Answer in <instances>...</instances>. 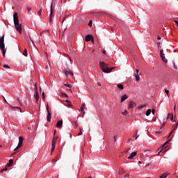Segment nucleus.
<instances>
[{"mask_svg": "<svg viewBox=\"0 0 178 178\" xmlns=\"http://www.w3.org/2000/svg\"><path fill=\"white\" fill-rule=\"evenodd\" d=\"M13 20L16 30H17L19 34H22V25L19 23V17L17 16V13H14Z\"/></svg>", "mask_w": 178, "mask_h": 178, "instance_id": "1", "label": "nucleus"}, {"mask_svg": "<svg viewBox=\"0 0 178 178\" xmlns=\"http://www.w3.org/2000/svg\"><path fill=\"white\" fill-rule=\"evenodd\" d=\"M99 66L104 73H111V72L114 69V67L108 68V65L102 61L99 62Z\"/></svg>", "mask_w": 178, "mask_h": 178, "instance_id": "2", "label": "nucleus"}, {"mask_svg": "<svg viewBox=\"0 0 178 178\" xmlns=\"http://www.w3.org/2000/svg\"><path fill=\"white\" fill-rule=\"evenodd\" d=\"M3 36L0 38V49L2 51V55L3 56H5V54H6V49H5V43L3 42Z\"/></svg>", "mask_w": 178, "mask_h": 178, "instance_id": "3", "label": "nucleus"}, {"mask_svg": "<svg viewBox=\"0 0 178 178\" xmlns=\"http://www.w3.org/2000/svg\"><path fill=\"white\" fill-rule=\"evenodd\" d=\"M56 140H58V138L54 137L51 141V152L55 151V147L56 145Z\"/></svg>", "mask_w": 178, "mask_h": 178, "instance_id": "4", "label": "nucleus"}, {"mask_svg": "<svg viewBox=\"0 0 178 178\" xmlns=\"http://www.w3.org/2000/svg\"><path fill=\"white\" fill-rule=\"evenodd\" d=\"M85 41H86L87 42H88V41H92V42H94V36H92V35H87L85 37Z\"/></svg>", "mask_w": 178, "mask_h": 178, "instance_id": "5", "label": "nucleus"}, {"mask_svg": "<svg viewBox=\"0 0 178 178\" xmlns=\"http://www.w3.org/2000/svg\"><path fill=\"white\" fill-rule=\"evenodd\" d=\"M166 122H168V119L164 118L163 120V124L161 126V128L160 129L159 131H156V133H157V134L162 133V131H163L162 127H163V126H165V124H166Z\"/></svg>", "mask_w": 178, "mask_h": 178, "instance_id": "6", "label": "nucleus"}, {"mask_svg": "<svg viewBox=\"0 0 178 178\" xmlns=\"http://www.w3.org/2000/svg\"><path fill=\"white\" fill-rule=\"evenodd\" d=\"M47 122H51V112H49V107H48V106H47Z\"/></svg>", "mask_w": 178, "mask_h": 178, "instance_id": "7", "label": "nucleus"}, {"mask_svg": "<svg viewBox=\"0 0 178 178\" xmlns=\"http://www.w3.org/2000/svg\"><path fill=\"white\" fill-rule=\"evenodd\" d=\"M55 1L54 0L51 1V15H52V13H54V12H55Z\"/></svg>", "mask_w": 178, "mask_h": 178, "instance_id": "8", "label": "nucleus"}, {"mask_svg": "<svg viewBox=\"0 0 178 178\" xmlns=\"http://www.w3.org/2000/svg\"><path fill=\"white\" fill-rule=\"evenodd\" d=\"M63 126V121L62 120H59L56 127L58 128V129H62V127Z\"/></svg>", "mask_w": 178, "mask_h": 178, "instance_id": "9", "label": "nucleus"}, {"mask_svg": "<svg viewBox=\"0 0 178 178\" xmlns=\"http://www.w3.org/2000/svg\"><path fill=\"white\" fill-rule=\"evenodd\" d=\"M135 106H137V104H136V102H134L133 101H130L129 104V108H134Z\"/></svg>", "mask_w": 178, "mask_h": 178, "instance_id": "10", "label": "nucleus"}, {"mask_svg": "<svg viewBox=\"0 0 178 178\" xmlns=\"http://www.w3.org/2000/svg\"><path fill=\"white\" fill-rule=\"evenodd\" d=\"M34 98L35 99L36 102H38V99H40V95H38V91H35Z\"/></svg>", "mask_w": 178, "mask_h": 178, "instance_id": "11", "label": "nucleus"}, {"mask_svg": "<svg viewBox=\"0 0 178 178\" xmlns=\"http://www.w3.org/2000/svg\"><path fill=\"white\" fill-rule=\"evenodd\" d=\"M136 155H137V152H133L129 156L128 159H133V158H134V156H136Z\"/></svg>", "mask_w": 178, "mask_h": 178, "instance_id": "12", "label": "nucleus"}, {"mask_svg": "<svg viewBox=\"0 0 178 178\" xmlns=\"http://www.w3.org/2000/svg\"><path fill=\"white\" fill-rule=\"evenodd\" d=\"M84 106H86V104H83L81 106L80 112H83L82 118H84V115H86V111H84Z\"/></svg>", "mask_w": 178, "mask_h": 178, "instance_id": "13", "label": "nucleus"}, {"mask_svg": "<svg viewBox=\"0 0 178 178\" xmlns=\"http://www.w3.org/2000/svg\"><path fill=\"white\" fill-rule=\"evenodd\" d=\"M129 99V96H127V95H124L122 97H121V102H124V101H126V99Z\"/></svg>", "mask_w": 178, "mask_h": 178, "instance_id": "14", "label": "nucleus"}, {"mask_svg": "<svg viewBox=\"0 0 178 178\" xmlns=\"http://www.w3.org/2000/svg\"><path fill=\"white\" fill-rule=\"evenodd\" d=\"M160 56L163 62H164L165 63H168V60L166 59V58H165V54H161Z\"/></svg>", "mask_w": 178, "mask_h": 178, "instance_id": "15", "label": "nucleus"}, {"mask_svg": "<svg viewBox=\"0 0 178 178\" xmlns=\"http://www.w3.org/2000/svg\"><path fill=\"white\" fill-rule=\"evenodd\" d=\"M23 140L24 138H22V136H19V143L18 145H19V146H22L23 145Z\"/></svg>", "mask_w": 178, "mask_h": 178, "instance_id": "16", "label": "nucleus"}, {"mask_svg": "<svg viewBox=\"0 0 178 178\" xmlns=\"http://www.w3.org/2000/svg\"><path fill=\"white\" fill-rule=\"evenodd\" d=\"M65 74L66 76V78L67 79L68 74H70L71 76H73V72L70 70H68V71L65 72Z\"/></svg>", "mask_w": 178, "mask_h": 178, "instance_id": "17", "label": "nucleus"}, {"mask_svg": "<svg viewBox=\"0 0 178 178\" xmlns=\"http://www.w3.org/2000/svg\"><path fill=\"white\" fill-rule=\"evenodd\" d=\"M64 86L67 88V90L72 91V88L70 86V85L69 84V83H64Z\"/></svg>", "mask_w": 178, "mask_h": 178, "instance_id": "18", "label": "nucleus"}, {"mask_svg": "<svg viewBox=\"0 0 178 178\" xmlns=\"http://www.w3.org/2000/svg\"><path fill=\"white\" fill-rule=\"evenodd\" d=\"M13 165V159H10L8 163L7 164V166L10 168Z\"/></svg>", "mask_w": 178, "mask_h": 178, "instance_id": "19", "label": "nucleus"}, {"mask_svg": "<svg viewBox=\"0 0 178 178\" xmlns=\"http://www.w3.org/2000/svg\"><path fill=\"white\" fill-rule=\"evenodd\" d=\"M151 112H152L151 109L149 108V109L146 111V113H145L146 116H149V115H151Z\"/></svg>", "mask_w": 178, "mask_h": 178, "instance_id": "20", "label": "nucleus"}, {"mask_svg": "<svg viewBox=\"0 0 178 178\" xmlns=\"http://www.w3.org/2000/svg\"><path fill=\"white\" fill-rule=\"evenodd\" d=\"M135 79L137 81H140V74H136L135 75Z\"/></svg>", "mask_w": 178, "mask_h": 178, "instance_id": "21", "label": "nucleus"}, {"mask_svg": "<svg viewBox=\"0 0 178 178\" xmlns=\"http://www.w3.org/2000/svg\"><path fill=\"white\" fill-rule=\"evenodd\" d=\"M118 88H120V90H123V84L119 83L117 85Z\"/></svg>", "mask_w": 178, "mask_h": 178, "instance_id": "22", "label": "nucleus"}, {"mask_svg": "<svg viewBox=\"0 0 178 178\" xmlns=\"http://www.w3.org/2000/svg\"><path fill=\"white\" fill-rule=\"evenodd\" d=\"M168 177V174L163 173L160 176V178H166Z\"/></svg>", "mask_w": 178, "mask_h": 178, "instance_id": "23", "label": "nucleus"}, {"mask_svg": "<svg viewBox=\"0 0 178 178\" xmlns=\"http://www.w3.org/2000/svg\"><path fill=\"white\" fill-rule=\"evenodd\" d=\"M118 175H120V176H122V175H124V170H120L118 172Z\"/></svg>", "mask_w": 178, "mask_h": 178, "instance_id": "24", "label": "nucleus"}, {"mask_svg": "<svg viewBox=\"0 0 178 178\" xmlns=\"http://www.w3.org/2000/svg\"><path fill=\"white\" fill-rule=\"evenodd\" d=\"M168 143H169V142L167 141V142H165V143L163 145L161 149H165V148H166V145H168Z\"/></svg>", "mask_w": 178, "mask_h": 178, "instance_id": "25", "label": "nucleus"}, {"mask_svg": "<svg viewBox=\"0 0 178 178\" xmlns=\"http://www.w3.org/2000/svg\"><path fill=\"white\" fill-rule=\"evenodd\" d=\"M22 54L24 55V56L27 57L28 54H27V49H24V51L22 53Z\"/></svg>", "mask_w": 178, "mask_h": 178, "instance_id": "26", "label": "nucleus"}, {"mask_svg": "<svg viewBox=\"0 0 178 178\" xmlns=\"http://www.w3.org/2000/svg\"><path fill=\"white\" fill-rule=\"evenodd\" d=\"M146 105L145 104H142L139 106H138V109H143V108H145Z\"/></svg>", "mask_w": 178, "mask_h": 178, "instance_id": "27", "label": "nucleus"}, {"mask_svg": "<svg viewBox=\"0 0 178 178\" xmlns=\"http://www.w3.org/2000/svg\"><path fill=\"white\" fill-rule=\"evenodd\" d=\"M169 116H171V121H173V114L168 113L167 118H166L167 120H168V118H169Z\"/></svg>", "mask_w": 178, "mask_h": 178, "instance_id": "28", "label": "nucleus"}, {"mask_svg": "<svg viewBox=\"0 0 178 178\" xmlns=\"http://www.w3.org/2000/svg\"><path fill=\"white\" fill-rule=\"evenodd\" d=\"M82 130H83V128H80V129H79V134H78V136H81V135L83 134Z\"/></svg>", "mask_w": 178, "mask_h": 178, "instance_id": "29", "label": "nucleus"}, {"mask_svg": "<svg viewBox=\"0 0 178 178\" xmlns=\"http://www.w3.org/2000/svg\"><path fill=\"white\" fill-rule=\"evenodd\" d=\"M172 65L175 69L177 70V65H176V63H175V60L172 61Z\"/></svg>", "mask_w": 178, "mask_h": 178, "instance_id": "30", "label": "nucleus"}, {"mask_svg": "<svg viewBox=\"0 0 178 178\" xmlns=\"http://www.w3.org/2000/svg\"><path fill=\"white\" fill-rule=\"evenodd\" d=\"M41 13H42V8H40V10L38 13V16H41Z\"/></svg>", "mask_w": 178, "mask_h": 178, "instance_id": "31", "label": "nucleus"}, {"mask_svg": "<svg viewBox=\"0 0 178 178\" xmlns=\"http://www.w3.org/2000/svg\"><path fill=\"white\" fill-rule=\"evenodd\" d=\"M88 26H89V27H92V20L89 21Z\"/></svg>", "mask_w": 178, "mask_h": 178, "instance_id": "32", "label": "nucleus"}, {"mask_svg": "<svg viewBox=\"0 0 178 178\" xmlns=\"http://www.w3.org/2000/svg\"><path fill=\"white\" fill-rule=\"evenodd\" d=\"M74 127L77 128L79 127V124L77 123V121H74Z\"/></svg>", "mask_w": 178, "mask_h": 178, "instance_id": "33", "label": "nucleus"}, {"mask_svg": "<svg viewBox=\"0 0 178 178\" xmlns=\"http://www.w3.org/2000/svg\"><path fill=\"white\" fill-rule=\"evenodd\" d=\"M22 145H17V146L15 148L14 151H17L19 148H21Z\"/></svg>", "mask_w": 178, "mask_h": 178, "instance_id": "34", "label": "nucleus"}, {"mask_svg": "<svg viewBox=\"0 0 178 178\" xmlns=\"http://www.w3.org/2000/svg\"><path fill=\"white\" fill-rule=\"evenodd\" d=\"M8 170V168H4L3 169L1 170V172L3 173V172H6Z\"/></svg>", "mask_w": 178, "mask_h": 178, "instance_id": "35", "label": "nucleus"}, {"mask_svg": "<svg viewBox=\"0 0 178 178\" xmlns=\"http://www.w3.org/2000/svg\"><path fill=\"white\" fill-rule=\"evenodd\" d=\"M111 17L112 19H113V20H115V22H118V20H119V19H118V18H115V16H113V15H111Z\"/></svg>", "mask_w": 178, "mask_h": 178, "instance_id": "36", "label": "nucleus"}, {"mask_svg": "<svg viewBox=\"0 0 178 178\" xmlns=\"http://www.w3.org/2000/svg\"><path fill=\"white\" fill-rule=\"evenodd\" d=\"M67 56L71 65H73V60H72V59L70 58V57L69 56Z\"/></svg>", "mask_w": 178, "mask_h": 178, "instance_id": "37", "label": "nucleus"}, {"mask_svg": "<svg viewBox=\"0 0 178 178\" xmlns=\"http://www.w3.org/2000/svg\"><path fill=\"white\" fill-rule=\"evenodd\" d=\"M34 90H35V91H38V88H37V83H35L34 85Z\"/></svg>", "mask_w": 178, "mask_h": 178, "instance_id": "38", "label": "nucleus"}, {"mask_svg": "<svg viewBox=\"0 0 178 178\" xmlns=\"http://www.w3.org/2000/svg\"><path fill=\"white\" fill-rule=\"evenodd\" d=\"M51 22H52V14H51V13H50V15H49V22L51 23Z\"/></svg>", "mask_w": 178, "mask_h": 178, "instance_id": "39", "label": "nucleus"}, {"mask_svg": "<svg viewBox=\"0 0 178 178\" xmlns=\"http://www.w3.org/2000/svg\"><path fill=\"white\" fill-rule=\"evenodd\" d=\"M66 102H67L68 106H72V102H70V101L67 100Z\"/></svg>", "mask_w": 178, "mask_h": 178, "instance_id": "40", "label": "nucleus"}, {"mask_svg": "<svg viewBox=\"0 0 178 178\" xmlns=\"http://www.w3.org/2000/svg\"><path fill=\"white\" fill-rule=\"evenodd\" d=\"M161 55H165V54H163V49H161L160 50V56H161Z\"/></svg>", "mask_w": 178, "mask_h": 178, "instance_id": "41", "label": "nucleus"}, {"mask_svg": "<svg viewBox=\"0 0 178 178\" xmlns=\"http://www.w3.org/2000/svg\"><path fill=\"white\" fill-rule=\"evenodd\" d=\"M42 99H45V93L43 92L42 93Z\"/></svg>", "mask_w": 178, "mask_h": 178, "instance_id": "42", "label": "nucleus"}, {"mask_svg": "<svg viewBox=\"0 0 178 178\" xmlns=\"http://www.w3.org/2000/svg\"><path fill=\"white\" fill-rule=\"evenodd\" d=\"M17 101H18V102L20 104L21 106H23V104H22V103L20 102V98L17 97Z\"/></svg>", "mask_w": 178, "mask_h": 178, "instance_id": "43", "label": "nucleus"}, {"mask_svg": "<svg viewBox=\"0 0 178 178\" xmlns=\"http://www.w3.org/2000/svg\"><path fill=\"white\" fill-rule=\"evenodd\" d=\"M165 94H167V95L169 97V90H168V89L165 90Z\"/></svg>", "mask_w": 178, "mask_h": 178, "instance_id": "44", "label": "nucleus"}, {"mask_svg": "<svg viewBox=\"0 0 178 178\" xmlns=\"http://www.w3.org/2000/svg\"><path fill=\"white\" fill-rule=\"evenodd\" d=\"M122 115H124V116H126V115H127V111L125 110L123 113Z\"/></svg>", "mask_w": 178, "mask_h": 178, "instance_id": "45", "label": "nucleus"}, {"mask_svg": "<svg viewBox=\"0 0 178 178\" xmlns=\"http://www.w3.org/2000/svg\"><path fill=\"white\" fill-rule=\"evenodd\" d=\"M3 67H5L6 69H9L10 68L9 65H4Z\"/></svg>", "mask_w": 178, "mask_h": 178, "instance_id": "46", "label": "nucleus"}, {"mask_svg": "<svg viewBox=\"0 0 178 178\" xmlns=\"http://www.w3.org/2000/svg\"><path fill=\"white\" fill-rule=\"evenodd\" d=\"M67 17H69V15H65L62 23H63L65 22V19H67Z\"/></svg>", "mask_w": 178, "mask_h": 178, "instance_id": "47", "label": "nucleus"}, {"mask_svg": "<svg viewBox=\"0 0 178 178\" xmlns=\"http://www.w3.org/2000/svg\"><path fill=\"white\" fill-rule=\"evenodd\" d=\"M152 115H155V109L152 110Z\"/></svg>", "mask_w": 178, "mask_h": 178, "instance_id": "48", "label": "nucleus"}, {"mask_svg": "<svg viewBox=\"0 0 178 178\" xmlns=\"http://www.w3.org/2000/svg\"><path fill=\"white\" fill-rule=\"evenodd\" d=\"M136 74H139L138 73H140V70L138 69H136Z\"/></svg>", "mask_w": 178, "mask_h": 178, "instance_id": "49", "label": "nucleus"}, {"mask_svg": "<svg viewBox=\"0 0 178 178\" xmlns=\"http://www.w3.org/2000/svg\"><path fill=\"white\" fill-rule=\"evenodd\" d=\"M161 152H162V149L159 150V153L157 154V156H159Z\"/></svg>", "mask_w": 178, "mask_h": 178, "instance_id": "50", "label": "nucleus"}, {"mask_svg": "<svg viewBox=\"0 0 178 178\" xmlns=\"http://www.w3.org/2000/svg\"><path fill=\"white\" fill-rule=\"evenodd\" d=\"M15 108H16L17 109H19V112H22V108L20 107H15Z\"/></svg>", "mask_w": 178, "mask_h": 178, "instance_id": "51", "label": "nucleus"}, {"mask_svg": "<svg viewBox=\"0 0 178 178\" xmlns=\"http://www.w3.org/2000/svg\"><path fill=\"white\" fill-rule=\"evenodd\" d=\"M124 178L129 177V174L125 175L124 176Z\"/></svg>", "mask_w": 178, "mask_h": 178, "instance_id": "52", "label": "nucleus"}, {"mask_svg": "<svg viewBox=\"0 0 178 178\" xmlns=\"http://www.w3.org/2000/svg\"><path fill=\"white\" fill-rule=\"evenodd\" d=\"M30 40H31V42H33L34 44V40H33V38H31V37H30Z\"/></svg>", "mask_w": 178, "mask_h": 178, "instance_id": "53", "label": "nucleus"}, {"mask_svg": "<svg viewBox=\"0 0 178 178\" xmlns=\"http://www.w3.org/2000/svg\"><path fill=\"white\" fill-rule=\"evenodd\" d=\"M157 40H161V36L158 35L157 36Z\"/></svg>", "mask_w": 178, "mask_h": 178, "instance_id": "54", "label": "nucleus"}, {"mask_svg": "<svg viewBox=\"0 0 178 178\" xmlns=\"http://www.w3.org/2000/svg\"><path fill=\"white\" fill-rule=\"evenodd\" d=\"M31 10V8H28V12H30Z\"/></svg>", "mask_w": 178, "mask_h": 178, "instance_id": "55", "label": "nucleus"}, {"mask_svg": "<svg viewBox=\"0 0 178 178\" xmlns=\"http://www.w3.org/2000/svg\"><path fill=\"white\" fill-rule=\"evenodd\" d=\"M103 54L105 55V54H106V51L103 50Z\"/></svg>", "mask_w": 178, "mask_h": 178, "instance_id": "56", "label": "nucleus"}, {"mask_svg": "<svg viewBox=\"0 0 178 178\" xmlns=\"http://www.w3.org/2000/svg\"><path fill=\"white\" fill-rule=\"evenodd\" d=\"M157 44H158L159 47V45H161V42H157Z\"/></svg>", "mask_w": 178, "mask_h": 178, "instance_id": "57", "label": "nucleus"}, {"mask_svg": "<svg viewBox=\"0 0 178 178\" xmlns=\"http://www.w3.org/2000/svg\"><path fill=\"white\" fill-rule=\"evenodd\" d=\"M141 163H141V161H138V165H141Z\"/></svg>", "mask_w": 178, "mask_h": 178, "instance_id": "58", "label": "nucleus"}, {"mask_svg": "<svg viewBox=\"0 0 178 178\" xmlns=\"http://www.w3.org/2000/svg\"><path fill=\"white\" fill-rule=\"evenodd\" d=\"M56 134V130H54V136H55Z\"/></svg>", "mask_w": 178, "mask_h": 178, "instance_id": "59", "label": "nucleus"}, {"mask_svg": "<svg viewBox=\"0 0 178 178\" xmlns=\"http://www.w3.org/2000/svg\"><path fill=\"white\" fill-rule=\"evenodd\" d=\"M114 141H116V136H114Z\"/></svg>", "mask_w": 178, "mask_h": 178, "instance_id": "60", "label": "nucleus"}, {"mask_svg": "<svg viewBox=\"0 0 178 178\" xmlns=\"http://www.w3.org/2000/svg\"><path fill=\"white\" fill-rule=\"evenodd\" d=\"M64 97H65V98H67V95L66 94H64Z\"/></svg>", "mask_w": 178, "mask_h": 178, "instance_id": "61", "label": "nucleus"}, {"mask_svg": "<svg viewBox=\"0 0 178 178\" xmlns=\"http://www.w3.org/2000/svg\"><path fill=\"white\" fill-rule=\"evenodd\" d=\"M52 162L56 163V160H52Z\"/></svg>", "mask_w": 178, "mask_h": 178, "instance_id": "62", "label": "nucleus"}, {"mask_svg": "<svg viewBox=\"0 0 178 178\" xmlns=\"http://www.w3.org/2000/svg\"><path fill=\"white\" fill-rule=\"evenodd\" d=\"M135 136H137V131H136V133L134 135V137Z\"/></svg>", "mask_w": 178, "mask_h": 178, "instance_id": "63", "label": "nucleus"}, {"mask_svg": "<svg viewBox=\"0 0 178 178\" xmlns=\"http://www.w3.org/2000/svg\"><path fill=\"white\" fill-rule=\"evenodd\" d=\"M127 143H130V139H129V140H127Z\"/></svg>", "mask_w": 178, "mask_h": 178, "instance_id": "64", "label": "nucleus"}]
</instances>
